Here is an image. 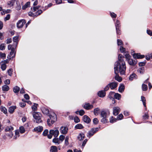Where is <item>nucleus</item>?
<instances>
[{"instance_id": "obj_1", "label": "nucleus", "mask_w": 152, "mask_h": 152, "mask_svg": "<svg viewBox=\"0 0 152 152\" xmlns=\"http://www.w3.org/2000/svg\"><path fill=\"white\" fill-rule=\"evenodd\" d=\"M124 58V56L122 54H119L118 60L115 63L114 65V73L115 74V79L119 82L122 81V78L119 76L118 73L120 72L121 75H124L125 73L126 67Z\"/></svg>"}, {"instance_id": "obj_2", "label": "nucleus", "mask_w": 152, "mask_h": 152, "mask_svg": "<svg viewBox=\"0 0 152 152\" xmlns=\"http://www.w3.org/2000/svg\"><path fill=\"white\" fill-rule=\"evenodd\" d=\"M133 58H135L134 60L132 59H129L128 60V62L129 64L132 66H134L135 65L137 62V60L136 58H144L145 57L144 55H141L140 53H134L132 54Z\"/></svg>"}, {"instance_id": "obj_3", "label": "nucleus", "mask_w": 152, "mask_h": 152, "mask_svg": "<svg viewBox=\"0 0 152 152\" xmlns=\"http://www.w3.org/2000/svg\"><path fill=\"white\" fill-rule=\"evenodd\" d=\"M109 115L110 112L107 110L101 111L100 114L101 117L102 118L101 120V122L104 123H106L107 120V118L109 116Z\"/></svg>"}, {"instance_id": "obj_4", "label": "nucleus", "mask_w": 152, "mask_h": 152, "mask_svg": "<svg viewBox=\"0 0 152 152\" xmlns=\"http://www.w3.org/2000/svg\"><path fill=\"white\" fill-rule=\"evenodd\" d=\"M48 116H49V118L48 119L47 123L48 125L49 126H50L57 120V116L56 114L54 113H52L51 114H50Z\"/></svg>"}, {"instance_id": "obj_5", "label": "nucleus", "mask_w": 152, "mask_h": 152, "mask_svg": "<svg viewBox=\"0 0 152 152\" xmlns=\"http://www.w3.org/2000/svg\"><path fill=\"white\" fill-rule=\"evenodd\" d=\"M32 115L37 123H39L42 122L41 119L42 115L40 113L34 112Z\"/></svg>"}, {"instance_id": "obj_6", "label": "nucleus", "mask_w": 152, "mask_h": 152, "mask_svg": "<svg viewBox=\"0 0 152 152\" xmlns=\"http://www.w3.org/2000/svg\"><path fill=\"white\" fill-rule=\"evenodd\" d=\"M49 133V134L48 135V137L49 139H51L53 135L55 137H57L59 134V132L57 129H52L50 130Z\"/></svg>"}, {"instance_id": "obj_7", "label": "nucleus", "mask_w": 152, "mask_h": 152, "mask_svg": "<svg viewBox=\"0 0 152 152\" xmlns=\"http://www.w3.org/2000/svg\"><path fill=\"white\" fill-rule=\"evenodd\" d=\"M99 127H96L91 128L87 133V136L90 138L99 131Z\"/></svg>"}, {"instance_id": "obj_8", "label": "nucleus", "mask_w": 152, "mask_h": 152, "mask_svg": "<svg viewBox=\"0 0 152 152\" xmlns=\"http://www.w3.org/2000/svg\"><path fill=\"white\" fill-rule=\"evenodd\" d=\"M25 20L24 19L19 20L17 23V27L18 28H21L25 24Z\"/></svg>"}, {"instance_id": "obj_9", "label": "nucleus", "mask_w": 152, "mask_h": 152, "mask_svg": "<svg viewBox=\"0 0 152 152\" xmlns=\"http://www.w3.org/2000/svg\"><path fill=\"white\" fill-rule=\"evenodd\" d=\"M109 84L110 89L111 90H113L117 87L118 83L116 82H113Z\"/></svg>"}, {"instance_id": "obj_10", "label": "nucleus", "mask_w": 152, "mask_h": 152, "mask_svg": "<svg viewBox=\"0 0 152 152\" xmlns=\"http://www.w3.org/2000/svg\"><path fill=\"white\" fill-rule=\"evenodd\" d=\"M120 109L118 107H115L113 108V114L114 115H117L119 113Z\"/></svg>"}, {"instance_id": "obj_11", "label": "nucleus", "mask_w": 152, "mask_h": 152, "mask_svg": "<svg viewBox=\"0 0 152 152\" xmlns=\"http://www.w3.org/2000/svg\"><path fill=\"white\" fill-rule=\"evenodd\" d=\"M68 130L67 127L62 126L60 128V132L61 134H66L67 133Z\"/></svg>"}, {"instance_id": "obj_12", "label": "nucleus", "mask_w": 152, "mask_h": 152, "mask_svg": "<svg viewBox=\"0 0 152 152\" xmlns=\"http://www.w3.org/2000/svg\"><path fill=\"white\" fill-rule=\"evenodd\" d=\"M43 130V127L42 126H38L35 128L34 130L37 133L41 132Z\"/></svg>"}, {"instance_id": "obj_13", "label": "nucleus", "mask_w": 152, "mask_h": 152, "mask_svg": "<svg viewBox=\"0 0 152 152\" xmlns=\"http://www.w3.org/2000/svg\"><path fill=\"white\" fill-rule=\"evenodd\" d=\"M83 121L85 123L88 124L91 121V119L89 117L86 115H84L83 117Z\"/></svg>"}, {"instance_id": "obj_14", "label": "nucleus", "mask_w": 152, "mask_h": 152, "mask_svg": "<svg viewBox=\"0 0 152 152\" xmlns=\"http://www.w3.org/2000/svg\"><path fill=\"white\" fill-rule=\"evenodd\" d=\"M85 137V135L82 132H81L79 134L77 137V139L81 141Z\"/></svg>"}, {"instance_id": "obj_15", "label": "nucleus", "mask_w": 152, "mask_h": 152, "mask_svg": "<svg viewBox=\"0 0 152 152\" xmlns=\"http://www.w3.org/2000/svg\"><path fill=\"white\" fill-rule=\"evenodd\" d=\"M41 109L42 113L46 115H48L49 114V110L47 108L45 107H42Z\"/></svg>"}, {"instance_id": "obj_16", "label": "nucleus", "mask_w": 152, "mask_h": 152, "mask_svg": "<svg viewBox=\"0 0 152 152\" xmlns=\"http://www.w3.org/2000/svg\"><path fill=\"white\" fill-rule=\"evenodd\" d=\"M15 53L16 52H15V48L14 47H13L11 49V50L10 52V57L11 56H12L14 54V55L13 56H12L11 58H10V59H11V58H13L15 57Z\"/></svg>"}, {"instance_id": "obj_17", "label": "nucleus", "mask_w": 152, "mask_h": 152, "mask_svg": "<svg viewBox=\"0 0 152 152\" xmlns=\"http://www.w3.org/2000/svg\"><path fill=\"white\" fill-rule=\"evenodd\" d=\"M83 107L86 109L89 110L92 108L93 106L92 104H91L89 103L86 104L84 105Z\"/></svg>"}, {"instance_id": "obj_18", "label": "nucleus", "mask_w": 152, "mask_h": 152, "mask_svg": "<svg viewBox=\"0 0 152 152\" xmlns=\"http://www.w3.org/2000/svg\"><path fill=\"white\" fill-rule=\"evenodd\" d=\"M98 96L101 97H104L106 95V93L104 91H100L98 93Z\"/></svg>"}, {"instance_id": "obj_19", "label": "nucleus", "mask_w": 152, "mask_h": 152, "mask_svg": "<svg viewBox=\"0 0 152 152\" xmlns=\"http://www.w3.org/2000/svg\"><path fill=\"white\" fill-rule=\"evenodd\" d=\"M16 108V107L15 106H10L9 108L8 111L11 114L12 113Z\"/></svg>"}, {"instance_id": "obj_20", "label": "nucleus", "mask_w": 152, "mask_h": 152, "mask_svg": "<svg viewBox=\"0 0 152 152\" xmlns=\"http://www.w3.org/2000/svg\"><path fill=\"white\" fill-rule=\"evenodd\" d=\"M14 129V128L12 126H7L5 129H4V131L6 132H11Z\"/></svg>"}, {"instance_id": "obj_21", "label": "nucleus", "mask_w": 152, "mask_h": 152, "mask_svg": "<svg viewBox=\"0 0 152 152\" xmlns=\"http://www.w3.org/2000/svg\"><path fill=\"white\" fill-rule=\"evenodd\" d=\"M18 36H15L13 38V41L14 42H15V48L17 47L18 42Z\"/></svg>"}, {"instance_id": "obj_22", "label": "nucleus", "mask_w": 152, "mask_h": 152, "mask_svg": "<svg viewBox=\"0 0 152 152\" xmlns=\"http://www.w3.org/2000/svg\"><path fill=\"white\" fill-rule=\"evenodd\" d=\"M53 142L58 145L60 144L61 143V142L60 141L58 138H56V137H55L53 139Z\"/></svg>"}, {"instance_id": "obj_23", "label": "nucleus", "mask_w": 152, "mask_h": 152, "mask_svg": "<svg viewBox=\"0 0 152 152\" xmlns=\"http://www.w3.org/2000/svg\"><path fill=\"white\" fill-rule=\"evenodd\" d=\"M125 86L124 84L120 85L118 88V91L122 93L124 90Z\"/></svg>"}, {"instance_id": "obj_24", "label": "nucleus", "mask_w": 152, "mask_h": 152, "mask_svg": "<svg viewBox=\"0 0 152 152\" xmlns=\"http://www.w3.org/2000/svg\"><path fill=\"white\" fill-rule=\"evenodd\" d=\"M15 0H11L7 2V4L10 7L13 6L15 3Z\"/></svg>"}, {"instance_id": "obj_25", "label": "nucleus", "mask_w": 152, "mask_h": 152, "mask_svg": "<svg viewBox=\"0 0 152 152\" xmlns=\"http://www.w3.org/2000/svg\"><path fill=\"white\" fill-rule=\"evenodd\" d=\"M145 68L144 67H141L139 68L137 70L138 72L140 73L141 74H142L144 72Z\"/></svg>"}, {"instance_id": "obj_26", "label": "nucleus", "mask_w": 152, "mask_h": 152, "mask_svg": "<svg viewBox=\"0 0 152 152\" xmlns=\"http://www.w3.org/2000/svg\"><path fill=\"white\" fill-rule=\"evenodd\" d=\"M83 128V126L82 124H77L75 126V129H82Z\"/></svg>"}, {"instance_id": "obj_27", "label": "nucleus", "mask_w": 152, "mask_h": 152, "mask_svg": "<svg viewBox=\"0 0 152 152\" xmlns=\"http://www.w3.org/2000/svg\"><path fill=\"white\" fill-rule=\"evenodd\" d=\"M58 150L56 146H52L51 147L50 151L51 152H56Z\"/></svg>"}, {"instance_id": "obj_28", "label": "nucleus", "mask_w": 152, "mask_h": 152, "mask_svg": "<svg viewBox=\"0 0 152 152\" xmlns=\"http://www.w3.org/2000/svg\"><path fill=\"white\" fill-rule=\"evenodd\" d=\"M100 111V109L99 108L97 107L94 109V113L95 115H98Z\"/></svg>"}, {"instance_id": "obj_29", "label": "nucleus", "mask_w": 152, "mask_h": 152, "mask_svg": "<svg viewBox=\"0 0 152 152\" xmlns=\"http://www.w3.org/2000/svg\"><path fill=\"white\" fill-rule=\"evenodd\" d=\"M0 109L1 111L3 112L4 113L6 114L7 113V110L5 107L2 106H1L0 107Z\"/></svg>"}, {"instance_id": "obj_30", "label": "nucleus", "mask_w": 152, "mask_h": 152, "mask_svg": "<svg viewBox=\"0 0 152 152\" xmlns=\"http://www.w3.org/2000/svg\"><path fill=\"white\" fill-rule=\"evenodd\" d=\"M137 76V75L133 73L130 75L129 77V79L130 80H132L134 79H136L137 77H136Z\"/></svg>"}, {"instance_id": "obj_31", "label": "nucleus", "mask_w": 152, "mask_h": 152, "mask_svg": "<svg viewBox=\"0 0 152 152\" xmlns=\"http://www.w3.org/2000/svg\"><path fill=\"white\" fill-rule=\"evenodd\" d=\"M115 25L116 28H120L121 23L120 21L118 20H117L116 22L115 23Z\"/></svg>"}, {"instance_id": "obj_32", "label": "nucleus", "mask_w": 152, "mask_h": 152, "mask_svg": "<svg viewBox=\"0 0 152 152\" xmlns=\"http://www.w3.org/2000/svg\"><path fill=\"white\" fill-rule=\"evenodd\" d=\"M141 100L144 106L146 107V99L145 97L143 96H141Z\"/></svg>"}, {"instance_id": "obj_33", "label": "nucleus", "mask_w": 152, "mask_h": 152, "mask_svg": "<svg viewBox=\"0 0 152 152\" xmlns=\"http://www.w3.org/2000/svg\"><path fill=\"white\" fill-rule=\"evenodd\" d=\"M9 89V87L7 85H4L2 87V90L3 91H7Z\"/></svg>"}, {"instance_id": "obj_34", "label": "nucleus", "mask_w": 152, "mask_h": 152, "mask_svg": "<svg viewBox=\"0 0 152 152\" xmlns=\"http://www.w3.org/2000/svg\"><path fill=\"white\" fill-rule=\"evenodd\" d=\"M30 5V2H27L23 6L22 9L23 10H25L28 7H29Z\"/></svg>"}, {"instance_id": "obj_35", "label": "nucleus", "mask_w": 152, "mask_h": 152, "mask_svg": "<svg viewBox=\"0 0 152 152\" xmlns=\"http://www.w3.org/2000/svg\"><path fill=\"white\" fill-rule=\"evenodd\" d=\"M20 90V88L18 86H15L13 88V91L15 93H18Z\"/></svg>"}, {"instance_id": "obj_36", "label": "nucleus", "mask_w": 152, "mask_h": 152, "mask_svg": "<svg viewBox=\"0 0 152 152\" xmlns=\"http://www.w3.org/2000/svg\"><path fill=\"white\" fill-rule=\"evenodd\" d=\"M110 122L111 123H113L117 121L118 119L117 118H114L113 116H111V118H110Z\"/></svg>"}, {"instance_id": "obj_37", "label": "nucleus", "mask_w": 152, "mask_h": 152, "mask_svg": "<svg viewBox=\"0 0 152 152\" xmlns=\"http://www.w3.org/2000/svg\"><path fill=\"white\" fill-rule=\"evenodd\" d=\"M114 97L118 100H119L121 97V95L118 93H115L114 95Z\"/></svg>"}, {"instance_id": "obj_38", "label": "nucleus", "mask_w": 152, "mask_h": 152, "mask_svg": "<svg viewBox=\"0 0 152 152\" xmlns=\"http://www.w3.org/2000/svg\"><path fill=\"white\" fill-rule=\"evenodd\" d=\"M40 6H37L36 7H33L31 8V10L33 12H35L39 8Z\"/></svg>"}, {"instance_id": "obj_39", "label": "nucleus", "mask_w": 152, "mask_h": 152, "mask_svg": "<svg viewBox=\"0 0 152 152\" xmlns=\"http://www.w3.org/2000/svg\"><path fill=\"white\" fill-rule=\"evenodd\" d=\"M114 92L111 91L110 92L108 96V97L110 99H112L113 98V97L114 96Z\"/></svg>"}, {"instance_id": "obj_40", "label": "nucleus", "mask_w": 152, "mask_h": 152, "mask_svg": "<svg viewBox=\"0 0 152 152\" xmlns=\"http://www.w3.org/2000/svg\"><path fill=\"white\" fill-rule=\"evenodd\" d=\"M69 139V137L68 136H66L64 144L66 146H67L69 145V142H68Z\"/></svg>"}, {"instance_id": "obj_41", "label": "nucleus", "mask_w": 152, "mask_h": 152, "mask_svg": "<svg viewBox=\"0 0 152 152\" xmlns=\"http://www.w3.org/2000/svg\"><path fill=\"white\" fill-rule=\"evenodd\" d=\"M17 6L16 7V9L17 10H19L21 9V7L18 1H17L16 2Z\"/></svg>"}, {"instance_id": "obj_42", "label": "nucleus", "mask_w": 152, "mask_h": 152, "mask_svg": "<svg viewBox=\"0 0 152 152\" xmlns=\"http://www.w3.org/2000/svg\"><path fill=\"white\" fill-rule=\"evenodd\" d=\"M142 90L144 91H146L147 90L148 86L146 84H142Z\"/></svg>"}, {"instance_id": "obj_43", "label": "nucleus", "mask_w": 152, "mask_h": 152, "mask_svg": "<svg viewBox=\"0 0 152 152\" xmlns=\"http://www.w3.org/2000/svg\"><path fill=\"white\" fill-rule=\"evenodd\" d=\"M42 12V11L41 10H38V11L35 13V16L37 17L38 15H40Z\"/></svg>"}, {"instance_id": "obj_44", "label": "nucleus", "mask_w": 152, "mask_h": 152, "mask_svg": "<svg viewBox=\"0 0 152 152\" xmlns=\"http://www.w3.org/2000/svg\"><path fill=\"white\" fill-rule=\"evenodd\" d=\"M7 66L6 64L4 63H2L1 65V68L3 71L5 70Z\"/></svg>"}, {"instance_id": "obj_45", "label": "nucleus", "mask_w": 152, "mask_h": 152, "mask_svg": "<svg viewBox=\"0 0 152 152\" xmlns=\"http://www.w3.org/2000/svg\"><path fill=\"white\" fill-rule=\"evenodd\" d=\"M20 132L21 134H23L25 132V129L24 127L23 126L20 127Z\"/></svg>"}, {"instance_id": "obj_46", "label": "nucleus", "mask_w": 152, "mask_h": 152, "mask_svg": "<svg viewBox=\"0 0 152 152\" xmlns=\"http://www.w3.org/2000/svg\"><path fill=\"white\" fill-rule=\"evenodd\" d=\"M38 104L36 103H34V105L32 106V109L33 110L36 111L37 109V106Z\"/></svg>"}, {"instance_id": "obj_47", "label": "nucleus", "mask_w": 152, "mask_h": 152, "mask_svg": "<svg viewBox=\"0 0 152 152\" xmlns=\"http://www.w3.org/2000/svg\"><path fill=\"white\" fill-rule=\"evenodd\" d=\"M88 141V140L87 139H85L84 141L83 142L82 146H81V148L83 149L85 146V145L86 143Z\"/></svg>"}, {"instance_id": "obj_48", "label": "nucleus", "mask_w": 152, "mask_h": 152, "mask_svg": "<svg viewBox=\"0 0 152 152\" xmlns=\"http://www.w3.org/2000/svg\"><path fill=\"white\" fill-rule=\"evenodd\" d=\"M124 116L122 114H120L118 115L117 117V119L118 120H120L122 119L123 118Z\"/></svg>"}, {"instance_id": "obj_49", "label": "nucleus", "mask_w": 152, "mask_h": 152, "mask_svg": "<svg viewBox=\"0 0 152 152\" xmlns=\"http://www.w3.org/2000/svg\"><path fill=\"white\" fill-rule=\"evenodd\" d=\"M15 136H14V138L16 139L17 137H19V131L18 130H15Z\"/></svg>"}, {"instance_id": "obj_50", "label": "nucleus", "mask_w": 152, "mask_h": 152, "mask_svg": "<svg viewBox=\"0 0 152 152\" xmlns=\"http://www.w3.org/2000/svg\"><path fill=\"white\" fill-rule=\"evenodd\" d=\"M65 138V136L63 135H61L59 137V141H61V142H62L64 140V139Z\"/></svg>"}, {"instance_id": "obj_51", "label": "nucleus", "mask_w": 152, "mask_h": 152, "mask_svg": "<svg viewBox=\"0 0 152 152\" xmlns=\"http://www.w3.org/2000/svg\"><path fill=\"white\" fill-rule=\"evenodd\" d=\"M74 121L75 123H77L80 121V120L77 116H75L74 118Z\"/></svg>"}, {"instance_id": "obj_52", "label": "nucleus", "mask_w": 152, "mask_h": 152, "mask_svg": "<svg viewBox=\"0 0 152 152\" xmlns=\"http://www.w3.org/2000/svg\"><path fill=\"white\" fill-rule=\"evenodd\" d=\"M5 45L4 44H1L0 45V50H4L5 49Z\"/></svg>"}, {"instance_id": "obj_53", "label": "nucleus", "mask_w": 152, "mask_h": 152, "mask_svg": "<svg viewBox=\"0 0 152 152\" xmlns=\"http://www.w3.org/2000/svg\"><path fill=\"white\" fill-rule=\"evenodd\" d=\"M48 129L45 130L42 133V134L43 136H48Z\"/></svg>"}, {"instance_id": "obj_54", "label": "nucleus", "mask_w": 152, "mask_h": 152, "mask_svg": "<svg viewBox=\"0 0 152 152\" xmlns=\"http://www.w3.org/2000/svg\"><path fill=\"white\" fill-rule=\"evenodd\" d=\"M12 69L11 68L9 69L7 71L8 75L10 76H11L12 75Z\"/></svg>"}, {"instance_id": "obj_55", "label": "nucleus", "mask_w": 152, "mask_h": 152, "mask_svg": "<svg viewBox=\"0 0 152 152\" xmlns=\"http://www.w3.org/2000/svg\"><path fill=\"white\" fill-rule=\"evenodd\" d=\"M117 43L118 46L122 45H123L122 41L121 40L119 39H118L117 40Z\"/></svg>"}, {"instance_id": "obj_56", "label": "nucleus", "mask_w": 152, "mask_h": 152, "mask_svg": "<svg viewBox=\"0 0 152 152\" xmlns=\"http://www.w3.org/2000/svg\"><path fill=\"white\" fill-rule=\"evenodd\" d=\"M93 122L94 124H97L98 123L99 121L97 118H95L93 119Z\"/></svg>"}, {"instance_id": "obj_57", "label": "nucleus", "mask_w": 152, "mask_h": 152, "mask_svg": "<svg viewBox=\"0 0 152 152\" xmlns=\"http://www.w3.org/2000/svg\"><path fill=\"white\" fill-rule=\"evenodd\" d=\"M110 88V85L109 84H108L104 87V91L105 92V91H108L109 89Z\"/></svg>"}, {"instance_id": "obj_58", "label": "nucleus", "mask_w": 152, "mask_h": 152, "mask_svg": "<svg viewBox=\"0 0 152 152\" xmlns=\"http://www.w3.org/2000/svg\"><path fill=\"white\" fill-rule=\"evenodd\" d=\"M120 28H116V33L118 35H120L121 34Z\"/></svg>"}, {"instance_id": "obj_59", "label": "nucleus", "mask_w": 152, "mask_h": 152, "mask_svg": "<svg viewBox=\"0 0 152 152\" xmlns=\"http://www.w3.org/2000/svg\"><path fill=\"white\" fill-rule=\"evenodd\" d=\"M85 114V112L84 110H80L79 111V114L81 115L82 116Z\"/></svg>"}, {"instance_id": "obj_60", "label": "nucleus", "mask_w": 152, "mask_h": 152, "mask_svg": "<svg viewBox=\"0 0 152 152\" xmlns=\"http://www.w3.org/2000/svg\"><path fill=\"white\" fill-rule=\"evenodd\" d=\"M6 55L4 53H0V56L1 58H3L4 59L6 57Z\"/></svg>"}, {"instance_id": "obj_61", "label": "nucleus", "mask_w": 152, "mask_h": 152, "mask_svg": "<svg viewBox=\"0 0 152 152\" xmlns=\"http://www.w3.org/2000/svg\"><path fill=\"white\" fill-rule=\"evenodd\" d=\"M12 42V39L11 38H8L6 40V43L9 44Z\"/></svg>"}, {"instance_id": "obj_62", "label": "nucleus", "mask_w": 152, "mask_h": 152, "mask_svg": "<svg viewBox=\"0 0 152 152\" xmlns=\"http://www.w3.org/2000/svg\"><path fill=\"white\" fill-rule=\"evenodd\" d=\"M26 104L24 102H20L19 103L20 106L22 107H24Z\"/></svg>"}, {"instance_id": "obj_63", "label": "nucleus", "mask_w": 152, "mask_h": 152, "mask_svg": "<svg viewBox=\"0 0 152 152\" xmlns=\"http://www.w3.org/2000/svg\"><path fill=\"white\" fill-rule=\"evenodd\" d=\"M120 50L121 53H124L125 51V48H124L123 46H121L120 47Z\"/></svg>"}, {"instance_id": "obj_64", "label": "nucleus", "mask_w": 152, "mask_h": 152, "mask_svg": "<svg viewBox=\"0 0 152 152\" xmlns=\"http://www.w3.org/2000/svg\"><path fill=\"white\" fill-rule=\"evenodd\" d=\"M147 33L150 36H152V31L149 30V29H147Z\"/></svg>"}]
</instances>
